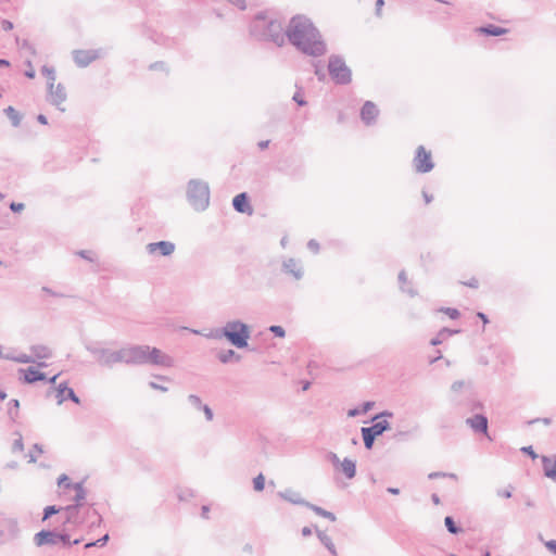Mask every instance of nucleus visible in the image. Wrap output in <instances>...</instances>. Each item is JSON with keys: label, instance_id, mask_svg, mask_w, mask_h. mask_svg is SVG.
Listing matches in <instances>:
<instances>
[{"label": "nucleus", "instance_id": "nucleus-61", "mask_svg": "<svg viewBox=\"0 0 556 556\" xmlns=\"http://www.w3.org/2000/svg\"><path fill=\"white\" fill-rule=\"evenodd\" d=\"M383 4H384L383 0H377L376 1V13H377V15L381 14V9H382Z\"/></svg>", "mask_w": 556, "mask_h": 556}, {"label": "nucleus", "instance_id": "nucleus-36", "mask_svg": "<svg viewBox=\"0 0 556 556\" xmlns=\"http://www.w3.org/2000/svg\"><path fill=\"white\" fill-rule=\"evenodd\" d=\"M406 273L404 270H402L400 274H399V281L401 283V289L403 292H406L408 293L410 296H415L417 294V292L413 289V288H405V283H406Z\"/></svg>", "mask_w": 556, "mask_h": 556}, {"label": "nucleus", "instance_id": "nucleus-38", "mask_svg": "<svg viewBox=\"0 0 556 556\" xmlns=\"http://www.w3.org/2000/svg\"><path fill=\"white\" fill-rule=\"evenodd\" d=\"M78 505H68L65 507V513H66V521L67 522H71L75 517L76 515L78 514Z\"/></svg>", "mask_w": 556, "mask_h": 556}, {"label": "nucleus", "instance_id": "nucleus-64", "mask_svg": "<svg viewBox=\"0 0 556 556\" xmlns=\"http://www.w3.org/2000/svg\"><path fill=\"white\" fill-rule=\"evenodd\" d=\"M37 121H38L40 124H42V125H47V124H48V119H47V117H46L43 114H39V115L37 116Z\"/></svg>", "mask_w": 556, "mask_h": 556}, {"label": "nucleus", "instance_id": "nucleus-50", "mask_svg": "<svg viewBox=\"0 0 556 556\" xmlns=\"http://www.w3.org/2000/svg\"><path fill=\"white\" fill-rule=\"evenodd\" d=\"M521 452L528 454L532 459L538 457V454L533 451L532 446H523Z\"/></svg>", "mask_w": 556, "mask_h": 556}, {"label": "nucleus", "instance_id": "nucleus-51", "mask_svg": "<svg viewBox=\"0 0 556 556\" xmlns=\"http://www.w3.org/2000/svg\"><path fill=\"white\" fill-rule=\"evenodd\" d=\"M24 204L23 203H16V202H12L10 204V208L11 211L15 212V213H20L24 210Z\"/></svg>", "mask_w": 556, "mask_h": 556}, {"label": "nucleus", "instance_id": "nucleus-54", "mask_svg": "<svg viewBox=\"0 0 556 556\" xmlns=\"http://www.w3.org/2000/svg\"><path fill=\"white\" fill-rule=\"evenodd\" d=\"M28 70L25 72V76L33 79L35 77V70L33 68L31 62H26Z\"/></svg>", "mask_w": 556, "mask_h": 556}, {"label": "nucleus", "instance_id": "nucleus-49", "mask_svg": "<svg viewBox=\"0 0 556 556\" xmlns=\"http://www.w3.org/2000/svg\"><path fill=\"white\" fill-rule=\"evenodd\" d=\"M443 312L453 319H456L459 316V312L456 308L446 307Z\"/></svg>", "mask_w": 556, "mask_h": 556}, {"label": "nucleus", "instance_id": "nucleus-56", "mask_svg": "<svg viewBox=\"0 0 556 556\" xmlns=\"http://www.w3.org/2000/svg\"><path fill=\"white\" fill-rule=\"evenodd\" d=\"M545 546L549 552L556 554V540L546 541Z\"/></svg>", "mask_w": 556, "mask_h": 556}, {"label": "nucleus", "instance_id": "nucleus-40", "mask_svg": "<svg viewBox=\"0 0 556 556\" xmlns=\"http://www.w3.org/2000/svg\"><path fill=\"white\" fill-rule=\"evenodd\" d=\"M327 459L332 464V466L338 470L339 466L341 465L342 460L338 457V455L333 452H329L327 454Z\"/></svg>", "mask_w": 556, "mask_h": 556}, {"label": "nucleus", "instance_id": "nucleus-4", "mask_svg": "<svg viewBox=\"0 0 556 556\" xmlns=\"http://www.w3.org/2000/svg\"><path fill=\"white\" fill-rule=\"evenodd\" d=\"M187 198L190 205L195 211L201 212L206 210L210 204V188L207 182L199 179H191L187 187Z\"/></svg>", "mask_w": 556, "mask_h": 556}, {"label": "nucleus", "instance_id": "nucleus-55", "mask_svg": "<svg viewBox=\"0 0 556 556\" xmlns=\"http://www.w3.org/2000/svg\"><path fill=\"white\" fill-rule=\"evenodd\" d=\"M149 386L150 388H152L153 390H159L161 392H167L168 391V388L167 387H164V386H161V384H157L156 382H149Z\"/></svg>", "mask_w": 556, "mask_h": 556}, {"label": "nucleus", "instance_id": "nucleus-29", "mask_svg": "<svg viewBox=\"0 0 556 556\" xmlns=\"http://www.w3.org/2000/svg\"><path fill=\"white\" fill-rule=\"evenodd\" d=\"M218 359L223 364H228L232 359H236L237 362H239L240 355H238L233 350H226L218 354Z\"/></svg>", "mask_w": 556, "mask_h": 556}, {"label": "nucleus", "instance_id": "nucleus-44", "mask_svg": "<svg viewBox=\"0 0 556 556\" xmlns=\"http://www.w3.org/2000/svg\"><path fill=\"white\" fill-rule=\"evenodd\" d=\"M466 387V382L463 381V380H457L455 382H453V384L451 386V391L454 392V393H458L460 392L464 388Z\"/></svg>", "mask_w": 556, "mask_h": 556}, {"label": "nucleus", "instance_id": "nucleus-52", "mask_svg": "<svg viewBox=\"0 0 556 556\" xmlns=\"http://www.w3.org/2000/svg\"><path fill=\"white\" fill-rule=\"evenodd\" d=\"M511 486H509V489H506V490H497V495L501 496V497H504V498H509L511 497Z\"/></svg>", "mask_w": 556, "mask_h": 556}, {"label": "nucleus", "instance_id": "nucleus-5", "mask_svg": "<svg viewBox=\"0 0 556 556\" xmlns=\"http://www.w3.org/2000/svg\"><path fill=\"white\" fill-rule=\"evenodd\" d=\"M97 363L103 367L112 368L117 364H124L123 346L119 349L87 346Z\"/></svg>", "mask_w": 556, "mask_h": 556}, {"label": "nucleus", "instance_id": "nucleus-47", "mask_svg": "<svg viewBox=\"0 0 556 556\" xmlns=\"http://www.w3.org/2000/svg\"><path fill=\"white\" fill-rule=\"evenodd\" d=\"M440 477H450V478L455 479L456 475L455 473H444V472H431L428 476L429 479H435V478H440Z\"/></svg>", "mask_w": 556, "mask_h": 556}, {"label": "nucleus", "instance_id": "nucleus-21", "mask_svg": "<svg viewBox=\"0 0 556 556\" xmlns=\"http://www.w3.org/2000/svg\"><path fill=\"white\" fill-rule=\"evenodd\" d=\"M58 403L62 404L66 399L72 400L74 403L79 404V397L75 394L74 390L67 388L66 383H61L58 388Z\"/></svg>", "mask_w": 556, "mask_h": 556}, {"label": "nucleus", "instance_id": "nucleus-18", "mask_svg": "<svg viewBox=\"0 0 556 556\" xmlns=\"http://www.w3.org/2000/svg\"><path fill=\"white\" fill-rule=\"evenodd\" d=\"M466 424L475 431L488 433V418L482 414H476L466 419Z\"/></svg>", "mask_w": 556, "mask_h": 556}, {"label": "nucleus", "instance_id": "nucleus-27", "mask_svg": "<svg viewBox=\"0 0 556 556\" xmlns=\"http://www.w3.org/2000/svg\"><path fill=\"white\" fill-rule=\"evenodd\" d=\"M316 534L321 542V544L333 555L337 556L336 546L329 535H327L324 531L316 530Z\"/></svg>", "mask_w": 556, "mask_h": 556}, {"label": "nucleus", "instance_id": "nucleus-63", "mask_svg": "<svg viewBox=\"0 0 556 556\" xmlns=\"http://www.w3.org/2000/svg\"><path fill=\"white\" fill-rule=\"evenodd\" d=\"M235 5H237L240 9L245 8V0H230Z\"/></svg>", "mask_w": 556, "mask_h": 556}, {"label": "nucleus", "instance_id": "nucleus-8", "mask_svg": "<svg viewBox=\"0 0 556 556\" xmlns=\"http://www.w3.org/2000/svg\"><path fill=\"white\" fill-rule=\"evenodd\" d=\"M388 429H390V424L387 420L377 421L371 427L362 428L365 447L370 450L374 445L375 439Z\"/></svg>", "mask_w": 556, "mask_h": 556}, {"label": "nucleus", "instance_id": "nucleus-22", "mask_svg": "<svg viewBox=\"0 0 556 556\" xmlns=\"http://www.w3.org/2000/svg\"><path fill=\"white\" fill-rule=\"evenodd\" d=\"M542 466L544 475L556 482V456H542Z\"/></svg>", "mask_w": 556, "mask_h": 556}, {"label": "nucleus", "instance_id": "nucleus-20", "mask_svg": "<svg viewBox=\"0 0 556 556\" xmlns=\"http://www.w3.org/2000/svg\"><path fill=\"white\" fill-rule=\"evenodd\" d=\"M233 208L239 213L252 214L253 210L248 201L247 193L242 192L237 194L232 200Z\"/></svg>", "mask_w": 556, "mask_h": 556}, {"label": "nucleus", "instance_id": "nucleus-39", "mask_svg": "<svg viewBox=\"0 0 556 556\" xmlns=\"http://www.w3.org/2000/svg\"><path fill=\"white\" fill-rule=\"evenodd\" d=\"M187 401L193 408L199 410H201L202 406L204 405L202 404L201 399L195 394H189Z\"/></svg>", "mask_w": 556, "mask_h": 556}, {"label": "nucleus", "instance_id": "nucleus-14", "mask_svg": "<svg viewBox=\"0 0 556 556\" xmlns=\"http://www.w3.org/2000/svg\"><path fill=\"white\" fill-rule=\"evenodd\" d=\"M146 249L149 254L159 252L163 256H169L175 251V244L170 241L151 242L147 244Z\"/></svg>", "mask_w": 556, "mask_h": 556}, {"label": "nucleus", "instance_id": "nucleus-16", "mask_svg": "<svg viewBox=\"0 0 556 556\" xmlns=\"http://www.w3.org/2000/svg\"><path fill=\"white\" fill-rule=\"evenodd\" d=\"M99 55L94 50H76L73 52L74 61L79 67L89 65Z\"/></svg>", "mask_w": 556, "mask_h": 556}, {"label": "nucleus", "instance_id": "nucleus-12", "mask_svg": "<svg viewBox=\"0 0 556 556\" xmlns=\"http://www.w3.org/2000/svg\"><path fill=\"white\" fill-rule=\"evenodd\" d=\"M30 351L33 355L29 356L34 358L33 363L37 362L39 367H46L47 365L43 361L52 356L51 349L43 344L31 345Z\"/></svg>", "mask_w": 556, "mask_h": 556}, {"label": "nucleus", "instance_id": "nucleus-26", "mask_svg": "<svg viewBox=\"0 0 556 556\" xmlns=\"http://www.w3.org/2000/svg\"><path fill=\"white\" fill-rule=\"evenodd\" d=\"M66 488H73L75 490L76 494H75L74 501H75L76 505L80 506L83 501H85V498H86V490L83 486V483L81 482H77V483H73V484L67 483Z\"/></svg>", "mask_w": 556, "mask_h": 556}, {"label": "nucleus", "instance_id": "nucleus-28", "mask_svg": "<svg viewBox=\"0 0 556 556\" xmlns=\"http://www.w3.org/2000/svg\"><path fill=\"white\" fill-rule=\"evenodd\" d=\"M480 31L488 36H501L506 34L507 29L490 24L488 26L481 27Z\"/></svg>", "mask_w": 556, "mask_h": 556}, {"label": "nucleus", "instance_id": "nucleus-10", "mask_svg": "<svg viewBox=\"0 0 556 556\" xmlns=\"http://www.w3.org/2000/svg\"><path fill=\"white\" fill-rule=\"evenodd\" d=\"M143 344H125L123 345L124 364L140 366L143 361Z\"/></svg>", "mask_w": 556, "mask_h": 556}, {"label": "nucleus", "instance_id": "nucleus-59", "mask_svg": "<svg viewBox=\"0 0 556 556\" xmlns=\"http://www.w3.org/2000/svg\"><path fill=\"white\" fill-rule=\"evenodd\" d=\"M293 100H294L299 105H305V104H306V101L303 99V97L300 94V92H296V93L293 96Z\"/></svg>", "mask_w": 556, "mask_h": 556}, {"label": "nucleus", "instance_id": "nucleus-13", "mask_svg": "<svg viewBox=\"0 0 556 556\" xmlns=\"http://www.w3.org/2000/svg\"><path fill=\"white\" fill-rule=\"evenodd\" d=\"M0 358L12 361L20 364H29L34 362V358L28 356L25 353L16 354L15 349H8L5 350L3 345L0 344Z\"/></svg>", "mask_w": 556, "mask_h": 556}, {"label": "nucleus", "instance_id": "nucleus-30", "mask_svg": "<svg viewBox=\"0 0 556 556\" xmlns=\"http://www.w3.org/2000/svg\"><path fill=\"white\" fill-rule=\"evenodd\" d=\"M374 406V402H364L361 407L352 408L348 412L349 417H356L362 414H366Z\"/></svg>", "mask_w": 556, "mask_h": 556}, {"label": "nucleus", "instance_id": "nucleus-62", "mask_svg": "<svg viewBox=\"0 0 556 556\" xmlns=\"http://www.w3.org/2000/svg\"><path fill=\"white\" fill-rule=\"evenodd\" d=\"M78 254H79V256H81V257H84L86 260L92 261V258L90 256V254H91L90 251L83 250V251H79Z\"/></svg>", "mask_w": 556, "mask_h": 556}, {"label": "nucleus", "instance_id": "nucleus-23", "mask_svg": "<svg viewBox=\"0 0 556 556\" xmlns=\"http://www.w3.org/2000/svg\"><path fill=\"white\" fill-rule=\"evenodd\" d=\"M283 270L291 274L295 279H301L303 276L302 268L299 266L294 258H288L283 262Z\"/></svg>", "mask_w": 556, "mask_h": 556}, {"label": "nucleus", "instance_id": "nucleus-35", "mask_svg": "<svg viewBox=\"0 0 556 556\" xmlns=\"http://www.w3.org/2000/svg\"><path fill=\"white\" fill-rule=\"evenodd\" d=\"M444 525L447 529V531L452 534H458L462 532V528L457 527L454 519L451 516L445 517Z\"/></svg>", "mask_w": 556, "mask_h": 556}, {"label": "nucleus", "instance_id": "nucleus-7", "mask_svg": "<svg viewBox=\"0 0 556 556\" xmlns=\"http://www.w3.org/2000/svg\"><path fill=\"white\" fill-rule=\"evenodd\" d=\"M328 71L337 84H348L351 81V71L344 60L338 55L330 56Z\"/></svg>", "mask_w": 556, "mask_h": 556}, {"label": "nucleus", "instance_id": "nucleus-48", "mask_svg": "<svg viewBox=\"0 0 556 556\" xmlns=\"http://www.w3.org/2000/svg\"><path fill=\"white\" fill-rule=\"evenodd\" d=\"M9 414L12 416L13 415V409H15L16 412L20 408V402L18 400L16 399H13L9 402Z\"/></svg>", "mask_w": 556, "mask_h": 556}, {"label": "nucleus", "instance_id": "nucleus-32", "mask_svg": "<svg viewBox=\"0 0 556 556\" xmlns=\"http://www.w3.org/2000/svg\"><path fill=\"white\" fill-rule=\"evenodd\" d=\"M458 331L457 330H451V329H447V328H443L438 334L435 338H433L431 340V344L432 345H439L443 342V340L445 338H447L448 336H452L454 333H457Z\"/></svg>", "mask_w": 556, "mask_h": 556}, {"label": "nucleus", "instance_id": "nucleus-9", "mask_svg": "<svg viewBox=\"0 0 556 556\" xmlns=\"http://www.w3.org/2000/svg\"><path fill=\"white\" fill-rule=\"evenodd\" d=\"M413 164L415 170L421 174L429 173L434 166L431 159V153L428 152L422 146L417 148Z\"/></svg>", "mask_w": 556, "mask_h": 556}, {"label": "nucleus", "instance_id": "nucleus-58", "mask_svg": "<svg viewBox=\"0 0 556 556\" xmlns=\"http://www.w3.org/2000/svg\"><path fill=\"white\" fill-rule=\"evenodd\" d=\"M59 538L60 539V543H63L64 545H72L71 541H70V535L68 534H65V533H59Z\"/></svg>", "mask_w": 556, "mask_h": 556}, {"label": "nucleus", "instance_id": "nucleus-43", "mask_svg": "<svg viewBox=\"0 0 556 556\" xmlns=\"http://www.w3.org/2000/svg\"><path fill=\"white\" fill-rule=\"evenodd\" d=\"M108 540H109V535L105 534L104 536H102L101 539L97 540L96 542L87 543L85 547L89 548L91 546H103V545L106 544Z\"/></svg>", "mask_w": 556, "mask_h": 556}, {"label": "nucleus", "instance_id": "nucleus-37", "mask_svg": "<svg viewBox=\"0 0 556 556\" xmlns=\"http://www.w3.org/2000/svg\"><path fill=\"white\" fill-rule=\"evenodd\" d=\"M253 488L257 492H261V491L264 490V488H265V477L263 476V473L257 475L253 479Z\"/></svg>", "mask_w": 556, "mask_h": 556}, {"label": "nucleus", "instance_id": "nucleus-41", "mask_svg": "<svg viewBox=\"0 0 556 556\" xmlns=\"http://www.w3.org/2000/svg\"><path fill=\"white\" fill-rule=\"evenodd\" d=\"M268 330L270 332H273L276 337H279V338H285V336H286V331L281 326L274 325V326H270L268 328Z\"/></svg>", "mask_w": 556, "mask_h": 556}, {"label": "nucleus", "instance_id": "nucleus-42", "mask_svg": "<svg viewBox=\"0 0 556 556\" xmlns=\"http://www.w3.org/2000/svg\"><path fill=\"white\" fill-rule=\"evenodd\" d=\"M23 450H24L23 439H22V435L18 434V438L12 444V451L15 453V452H23Z\"/></svg>", "mask_w": 556, "mask_h": 556}, {"label": "nucleus", "instance_id": "nucleus-45", "mask_svg": "<svg viewBox=\"0 0 556 556\" xmlns=\"http://www.w3.org/2000/svg\"><path fill=\"white\" fill-rule=\"evenodd\" d=\"M201 410L204 413L205 419L207 421H212L213 420L214 414H213L212 408L208 405L204 404L202 406Z\"/></svg>", "mask_w": 556, "mask_h": 556}, {"label": "nucleus", "instance_id": "nucleus-17", "mask_svg": "<svg viewBox=\"0 0 556 556\" xmlns=\"http://www.w3.org/2000/svg\"><path fill=\"white\" fill-rule=\"evenodd\" d=\"M379 110L376 104L371 101H366L361 110V118L366 125L375 123L378 116Z\"/></svg>", "mask_w": 556, "mask_h": 556}, {"label": "nucleus", "instance_id": "nucleus-3", "mask_svg": "<svg viewBox=\"0 0 556 556\" xmlns=\"http://www.w3.org/2000/svg\"><path fill=\"white\" fill-rule=\"evenodd\" d=\"M251 34L258 39L271 41L278 47L285 43L287 37L281 22L263 13L257 14L252 22Z\"/></svg>", "mask_w": 556, "mask_h": 556}, {"label": "nucleus", "instance_id": "nucleus-15", "mask_svg": "<svg viewBox=\"0 0 556 556\" xmlns=\"http://www.w3.org/2000/svg\"><path fill=\"white\" fill-rule=\"evenodd\" d=\"M59 533L50 530H42L35 534L34 542L37 546L56 545L60 543Z\"/></svg>", "mask_w": 556, "mask_h": 556}, {"label": "nucleus", "instance_id": "nucleus-60", "mask_svg": "<svg viewBox=\"0 0 556 556\" xmlns=\"http://www.w3.org/2000/svg\"><path fill=\"white\" fill-rule=\"evenodd\" d=\"M67 483H70V482H68V477H67L66 475H61V476L59 477V479H58V484H59V485H62V484H65V485H66Z\"/></svg>", "mask_w": 556, "mask_h": 556}, {"label": "nucleus", "instance_id": "nucleus-6", "mask_svg": "<svg viewBox=\"0 0 556 556\" xmlns=\"http://www.w3.org/2000/svg\"><path fill=\"white\" fill-rule=\"evenodd\" d=\"M143 351L142 365L173 367L175 364V361L170 355L164 353L157 348L143 344Z\"/></svg>", "mask_w": 556, "mask_h": 556}, {"label": "nucleus", "instance_id": "nucleus-24", "mask_svg": "<svg viewBox=\"0 0 556 556\" xmlns=\"http://www.w3.org/2000/svg\"><path fill=\"white\" fill-rule=\"evenodd\" d=\"M348 479H353L356 475V463L350 458H344L338 468Z\"/></svg>", "mask_w": 556, "mask_h": 556}, {"label": "nucleus", "instance_id": "nucleus-11", "mask_svg": "<svg viewBox=\"0 0 556 556\" xmlns=\"http://www.w3.org/2000/svg\"><path fill=\"white\" fill-rule=\"evenodd\" d=\"M48 100L50 103L55 105L60 111L64 112L65 109L60 105L66 100V91L62 84H58L53 87H48Z\"/></svg>", "mask_w": 556, "mask_h": 556}, {"label": "nucleus", "instance_id": "nucleus-31", "mask_svg": "<svg viewBox=\"0 0 556 556\" xmlns=\"http://www.w3.org/2000/svg\"><path fill=\"white\" fill-rule=\"evenodd\" d=\"M4 113L7 114V116L10 118L12 125L14 127H17L20 126L21 124V119H22V116L21 114L13 108V106H8L5 110H4Z\"/></svg>", "mask_w": 556, "mask_h": 556}, {"label": "nucleus", "instance_id": "nucleus-53", "mask_svg": "<svg viewBox=\"0 0 556 556\" xmlns=\"http://www.w3.org/2000/svg\"><path fill=\"white\" fill-rule=\"evenodd\" d=\"M307 248L314 253H317L319 251V244L316 240H309L307 243Z\"/></svg>", "mask_w": 556, "mask_h": 556}, {"label": "nucleus", "instance_id": "nucleus-57", "mask_svg": "<svg viewBox=\"0 0 556 556\" xmlns=\"http://www.w3.org/2000/svg\"><path fill=\"white\" fill-rule=\"evenodd\" d=\"M1 28L5 31H9V30L13 29V23L8 20H3L1 22Z\"/></svg>", "mask_w": 556, "mask_h": 556}, {"label": "nucleus", "instance_id": "nucleus-46", "mask_svg": "<svg viewBox=\"0 0 556 556\" xmlns=\"http://www.w3.org/2000/svg\"><path fill=\"white\" fill-rule=\"evenodd\" d=\"M59 511L60 510L55 506H47L43 511V520L48 519L49 517Z\"/></svg>", "mask_w": 556, "mask_h": 556}, {"label": "nucleus", "instance_id": "nucleus-1", "mask_svg": "<svg viewBox=\"0 0 556 556\" xmlns=\"http://www.w3.org/2000/svg\"><path fill=\"white\" fill-rule=\"evenodd\" d=\"M288 40L303 53L320 56L326 52V45L313 23L305 16L296 15L290 20L286 29Z\"/></svg>", "mask_w": 556, "mask_h": 556}, {"label": "nucleus", "instance_id": "nucleus-2", "mask_svg": "<svg viewBox=\"0 0 556 556\" xmlns=\"http://www.w3.org/2000/svg\"><path fill=\"white\" fill-rule=\"evenodd\" d=\"M181 329L189 330L194 334H202L207 339H219L224 337L238 349L247 348L251 336L249 326L239 319L229 320L222 330L210 331L208 333H203L200 330L189 329L187 327H182Z\"/></svg>", "mask_w": 556, "mask_h": 556}, {"label": "nucleus", "instance_id": "nucleus-34", "mask_svg": "<svg viewBox=\"0 0 556 556\" xmlns=\"http://www.w3.org/2000/svg\"><path fill=\"white\" fill-rule=\"evenodd\" d=\"M41 73L47 77L48 79V87H53V84L55 81V71L53 67H49L47 65L42 66Z\"/></svg>", "mask_w": 556, "mask_h": 556}, {"label": "nucleus", "instance_id": "nucleus-33", "mask_svg": "<svg viewBox=\"0 0 556 556\" xmlns=\"http://www.w3.org/2000/svg\"><path fill=\"white\" fill-rule=\"evenodd\" d=\"M307 508L312 509L315 514H317L318 516H321L324 518H327L329 519L330 521H336V516L331 513V511H328L319 506H316L314 504H311L307 506Z\"/></svg>", "mask_w": 556, "mask_h": 556}, {"label": "nucleus", "instance_id": "nucleus-19", "mask_svg": "<svg viewBox=\"0 0 556 556\" xmlns=\"http://www.w3.org/2000/svg\"><path fill=\"white\" fill-rule=\"evenodd\" d=\"M278 496L294 505H302L305 507L309 505V502L305 501L299 492L292 489H286L283 491L278 492Z\"/></svg>", "mask_w": 556, "mask_h": 556}, {"label": "nucleus", "instance_id": "nucleus-25", "mask_svg": "<svg viewBox=\"0 0 556 556\" xmlns=\"http://www.w3.org/2000/svg\"><path fill=\"white\" fill-rule=\"evenodd\" d=\"M20 371L24 374V379L27 383H34L36 381H41L46 379V375L35 369L34 367L21 369Z\"/></svg>", "mask_w": 556, "mask_h": 556}]
</instances>
